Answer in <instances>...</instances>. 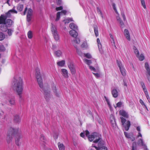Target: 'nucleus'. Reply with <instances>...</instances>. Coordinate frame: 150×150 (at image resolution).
<instances>
[{"mask_svg": "<svg viewBox=\"0 0 150 150\" xmlns=\"http://www.w3.org/2000/svg\"><path fill=\"white\" fill-rule=\"evenodd\" d=\"M35 75L37 81L40 88V90L43 92L46 100L48 101L51 97L50 92L49 90V86L47 85H43L39 69L37 68L36 69Z\"/></svg>", "mask_w": 150, "mask_h": 150, "instance_id": "obj_2", "label": "nucleus"}, {"mask_svg": "<svg viewBox=\"0 0 150 150\" xmlns=\"http://www.w3.org/2000/svg\"><path fill=\"white\" fill-rule=\"evenodd\" d=\"M74 43L79 44L80 42V40L79 38H75L73 40Z\"/></svg>", "mask_w": 150, "mask_h": 150, "instance_id": "obj_34", "label": "nucleus"}, {"mask_svg": "<svg viewBox=\"0 0 150 150\" xmlns=\"http://www.w3.org/2000/svg\"><path fill=\"white\" fill-rule=\"evenodd\" d=\"M89 140L92 141L94 139L95 140L93 141L95 143L98 142V147L94 146L96 150H108L107 147L103 146V142L102 141L101 135L97 133H94L88 137Z\"/></svg>", "mask_w": 150, "mask_h": 150, "instance_id": "obj_4", "label": "nucleus"}, {"mask_svg": "<svg viewBox=\"0 0 150 150\" xmlns=\"http://www.w3.org/2000/svg\"><path fill=\"white\" fill-rule=\"evenodd\" d=\"M32 16H27V20L28 22H30L31 20Z\"/></svg>", "mask_w": 150, "mask_h": 150, "instance_id": "obj_49", "label": "nucleus"}, {"mask_svg": "<svg viewBox=\"0 0 150 150\" xmlns=\"http://www.w3.org/2000/svg\"><path fill=\"white\" fill-rule=\"evenodd\" d=\"M13 23V21L10 19H8L6 20L5 24L8 27L11 26Z\"/></svg>", "mask_w": 150, "mask_h": 150, "instance_id": "obj_21", "label": "nucleus"}, {"mask_svg": "<svg viewBox=\"0 0 150 150\" xmlns=\"http://www.w3.org/2000/svg\"><path fill=\"white\" fill-rule=\"evenodd\" d=\"M120 115L122 116L128 118V115L127 112L123 110H120L119 112Z\"/></svg>", "mask_w": 150, "mask_h": 150, "instance_id": "obj_17", "label": "nucleus"}, {"mask_svg": "<svg viewBox=\"0 0 150 150\" xmlns=\"http://www.w3.org/2000/svg\"><path fill=\"white\" fill-rule=\"evenodd\" d=\"M55 53L57 57H59L61 55L62 52L60 50H58L56 51Z\"/></svg>", "mask_w": 150, "mask_h": 150, "instance_id": "obj_36", "label": "nucleus"}, {"mask_svg": "<svg viewBox=\"0 0 150 150\" xmlns=\"http://www.w3.org/2000/svg\"><path fill=\"white\" fill-rule=\"evenodd\" d=\"M28 38L30 39H31L33 36V33L32 31H29L27 34Z\"/></svg>", "mask_w": 150, "mask_h": 150, "instance_id": "obj_31", "label": "nucleus"}, {"mask_svg": "<svg viewBox=\"0 0 150 150\" xmlns=\"http://www.w3.org/2000/svg\"><path fill=\"white\" fill-rule=\"evenodd\" d=\"M13 8V9L9 10L7 12L5 13L4 16L6 18H10L11 16L12 13H17V12Z\"/></svg>", "mask_w": 150, "mask_h": 150, "instance_id": "obj_9", "label": "nucleus"}, {"mask_svg": "<svg viewBox=\"0 0 150 150\" xmlns=\"http://www.w3.org/2000/svg\"><path fill=\"white\" fill-rule=\"evenodd\" d=\"M97 41L98 43V46L99 50L100 52H101L102 50V46L99 39V38H98L97 40Z\"/></svg>", "mask_w": 150, "mask_h": 150, "instance_id": "obj_26", "label": "nucleus"}, {"mask_svg": "<svg viewBox=\"0 0 150 150\" xmlns=\"http://www.w3.org/2000/svg\"><path fill=\"white\" fill-rule=\"evenodd\" d=\"M89 68L92 71L94 72H96V71L95 69L93 67L89 66Z\"/></svg>", "mask_w": 150, "mask_h": 150, "instance_id": "obj_55", "label": "nucleus"}, {"mask_svg": "<svg viewBox=\"0 0 150 150\" xmlns=\"http://www.w3.org/2000/svg\"><path fill=\"white\" fill-rule=\"evenodd\" d=\"M144 93L146 95V97L147 99L148 100V101L149 102V100L150 99V98H149V95L148 94V92L146 91V92H144Z\"/></svg>", "mask_w": 150, "mask_h": 150, "instance_id": "obj_52", "label": "nucleus"}, {"mask_svg": "<svg viewBox=\"0 0 150 150\" xmlns=\"http://www.w3.org/2000/svg\"><path fill=\"white\" fill-rule=\"evenodd\" d=\"M57 145L59 150H65V146L63 144L59 142L57 144Z\"/></svg>", "mask_w": 150, "mask_h": 150, "instance_id": "obj_25", "label": "nucleus"}, {"mask_svg": "<svg viewBox=\"0 0 150 150\" xmlns=\"http://www.w3.org/2000/svg\"><path fill=\"white\" fill-rule=\"evenodd\" d=\"M60 13L61 12H57V18L56 19V21H57L59 20L60 18Z\"/></svg>", "mask_w": 150, "mask_h": 150, "instance_id": "obj_46", "label": "nucleus"}, {"mask_svg": "<svg viewBox=\"0 0 150 150\" xmlns=\"http://www.w3.org/2000/svg\"><path fill=\"white\" fill-rule=\"evenodd\" d=\"M138 144L139 145L143 146L144 150H148L146 145L144 144L142 139H140L139 140Z\"/></svg>", "mask_w": 150, "mask_h": 150, "instance_id": "obj_12", "label": "nucleus"}, {"mask_svg": "<svg viewBox=\"0 0 150 150\" xmlns=\"http://www.w3.org/2000/svg\"><path fill=\"white\" fill-rule=\"evenodd\" d=\"M122 103L121 102H119L117 103L116 104V106L114 105V107L115 108H116L117 107L120 108L122 106Z\"/></svg>", "mask_w": 150, "mask_h": 150, "instance_id": "obj_35", "label": "nucleus"}, {"mask_svg": "<svg viewBox=\"0 0 150 150\" xmlns=\"http://www.w3.org/2000/svg\"><path fill=\"white\" fill-rule=\"evenodd\" d=\"M120 118L121 119L122 125L124 127L125 130L128 131L131 125L130 122L129 121H128L126 122H126L125 119L124 118L122 117H121Z\"/></svg>", "mask_w": 150, "mask_h": 150, "instance_id": "obj_6", "label": "nucleus"}, {"mask_svg": "<svg viewBox=\"0 0 150 150\" xmlns=\"http://www.w3.org/2000/svg\"><path fill=\"white\" fill-rule=\"evenodd\" d=\"M94 31L96 36L97 37L98 35V27L96 25L94 27Z\"/></svg>", "mask_w": 150, "mask_h": 150, "instance_id": "obj_30", "label": "nucleus"}, {"mask_svg": "<svg viewBox=\"0 0 150 150\" xmlns=\"http://www.w3.org/2000/svg\"><path fill=\"white\" fill-rule=\"evenodd\" d=\"M117 62L121 74L123 76H125L126 74V70L122 65L121 62L118 60H117Z\"/></svg>", "mask_w": 150, "mask_h": 150, "instance_id": "obj_7", "label": "nucleus"}, {"mask_svg": "<svg viewBox=\"0 0 150 150\" xmlns=\"http://www.w3.org/2000/svg\"><path fill=\"white\" fill-rule=\"evenodd\" d=\"M138 57H139V60L141 61L143 60L144 58V55L142 54H141L140 56H139Z\"/></svg>", "mask_w": 150, "mask_h": 150, "instance_id": "obj_51", "label": "nucleus"}, {"mask_svg": "<svg viewBox=\"0 0 150 150\" xmlns=\"http://www.w3.org/2000/svg\"><path fill=\"white\" fill-rule=\"evenodd\" d=\"M5 38L4 35L2 32H0V40H3Z\"/></svg>", "mask_w": 150, "mask_h": 150, "instance_id": "obj_43", "label": "nucleus"}, {"mask_svg": "<svg viewBox=\"0 0 150 150\" xmlns=\"http://www.w3.org/2000/svg\"><path fill=\"white\" fill-rule=\"evenodd\" d=\"M13 32V30H12L11 29H8V34L10 36L12 34Z\"/></svg>", "mask_w": 150, "mask_h": 150, "instance_id": "obj_54", "label": "nucleus"}, {"mask_svg": "<svg viewBox=\"0 0 150 150\" xmlns=\"http://www.w3.org/2000/svg\"><path fill=\"white\" fill-rule=\"evenodd\" d=\"M104 97L105 99V100L106 101L108 105V106L110 108L111 107V106L110 104L109 100L105 96Z\"/></svg>", "mask_w": 150, "mask_h": 150, "instance_id": "obj_38", "label": "nucleus"}, {"mask_svg": "<svg viewBox=\"0 0 150 150\" xmlns=\"http://www.w3.org/2000/svg\"><path fill=\"white\" fill-rule=\"evenodd\" d=\"M85 56L86 57L88 58H91V55L89 53H87V54H84Z\"/></svg>", "mask_w": 150, "mask_h": 150, "instance_id": "obj_53", "label": "nucleus"}, {"mask_svg": "<svg viewBox=\"0 0 150 150\" xmlns=\"http://www.w3.org/2000/svg\"><path fill=\"white\" fill-rule=\"evenodd\" d=\"M76 48V50H77V52L78 53V54L80 56H81V55H82V53L78 49H77V48Z\"/></svg>", "mask_w": 150, "mask_h": 150, "instance_id": "obj_64", "label": "nucleus"}, {"mask_svg": "<svg viewBox=\"0 0 150 150\" xmlns=\"http://www.w3.org/2000/svg\"><path fill=\"white\" fill-rule=\"evenodd\" d=\"M111 93L113 97L116 98L118 97V92L116 89L114 88L112 89L111 90Z\"/></svg>", "mask_w": 150, "mask_h": 150, "instance_id": "obj_14", "label": "nucleus"}, {"mask_svg": "<svg viewBox=\"0 0 150 150\" xmlns=\"http://www.w3.org/2000/svg\"><path fill=\"white\" fill-rule=\"evenodd\" d=\"M141 85L142 86V87L143 88V89L144 91V92H146V91H147L146 89V88L143 82L141 83Z\"/></svg>", "mask_w": 150, "mask_h": 150, "instance_id": "obj_41", "label": "nucleus"}, {"mask_svg": "<svg viewBox=\"0 0 150 150\" xmlns=\"http://www.w3.org/2000/svg\"><path fill=\"white\" fill-rule=\"evenodd\" d=\"M63 9V7L62 6H60L59 7H57L56 8V9L57 11L59 10H61Z\"/></svg>", "mask_w": 150, "mask_h": 150, "instance_id": "obj_60", "label": "nucleus"}, {"mask_svg": "<svg viewBox=\"0 0 150 150\" xmlns=\"http://www.w3.org/2000/svg\"><path fill=\"white\" fill-rule=\"evenodd\" d=\"M133 49L134 50V52L136 55L137 57H138L139 55V53L138 50L134 46H133Z\"/></svg>", "mask_w": 150, "mask_h": 150, "instance_id": "obj_27", "label": "nucleus"}, {"mask_svg": "<svg viewBox=\"0 0 150 150\" xmlns=\"http://www.w3.org/2000/svg\"><path fill=\"white\" fill-rule=\"evenodd\" d=\"M6 18L4 15H1L0 16V24H2L5 23Z\"/></svg>", "mask_w": 150, "mask_h": 150, "instance_id": "obj_19", "label": "nucleus"}, {"mask_svg": "<svg viewBox=\"0 0 150 150\" xmlns=\"http://www.w3.org/2000/svg\"><path fill=\"white\" fill-rule=\"evenodd\" d=\"M8 26L5 24H1L0 26V30L3 32L6 31L7 30Z\"/></svg>", "mask_w": 150, "mask_h": 150, "instance_id": "obj_20", "label": "nucleus"}, {"mask_svg": "<svg viewBox=\"0 0 150 150\" xmlns=\"http://www.w3.org/2000/svg\"><path fill=\"white\" fill-rule=\"evenodd\" d=\"M40 140L43 142H45L46 141L43 135H41L40 136Z\"/></svg>", "mask_w": 150, "mask_h": 150, "instance_id": "obj_42", "label": "nucleus"}, {"mask_svg": "<svg viewBox=\"0 0 150 150\" xmlns=\"http://www.w3.org/2000/svg\"><path fill=\"white\" fill-rule=\"evenodd\" d=\"M84 62L87 64L88 65H90L92 63L91 61L90 60H88L86 59H83Z\"/></svg>", "mask_w": 150, "mask_h": 150, "instance_id": "obj_37", "label": "nucleus"}, {"mask_svg": "<svg viewBox=\"0 0 150 150\" xmlns=\"http://www.w3.org/2000/svg\"><path fill=\"white\" fill-rule=\"evenodd\" d=\"M57 64L60 67H63L65 64V61L64 60H62L58 62H57Z\"/></svg>", "mask_w": 150, "mask_h": 150, "instance_id": "obj_28", "label": "nucleus"}, {"mask_svg": "<svg viewBox=\"0 0 150 150\" xmlns=\"http://www.w3.org/2000/svg\"><path fill=\"white\" fill-rule=\"evenodd\" d=\"M69 27L70 28L75 30H78L77 26L75 24L73 23H71L70 24Z\"/></svg>", "mask_w": 150, "mask_h": 150, "instance_id": "obj_24", "label": "nucleus"}, {"mask_svg": "<svg viewBox=\"0 0 150 150\" xmlns=\"http://www.w3.org/2000/svg\"><path fill=\"white\" fill-rule=\"evenodd\" d=\"M117 21L119 22L120 24V27L123 28L124 27V24L120 18L119 16L117 17Z\"/></svg>", "mask_w": 150, "mask_h": 150, "instance_id": "obj_23", "label": "nucleus"}, {"mask_svg": "<svg viewBox=\"0 0 150 150\" xmlns=\"http://www.w3.org/2000/svg\"><path fill=\"white\" fill-rule=\"evenodd\" d=\"M110 120L111 122L113 124L115 123V120L114 118V117L113 115H111L110 117Z\"/></svg>", "mask_w": 150, "mask_h": 150, "instance_id": "obj_29", "label": "nucleus"}, {"mask_svg": "<svg viewBox=\"0 0 150 150\" xmlns=\"http://www.w3.org/2000/svg\"><path fill=\"white\" fill-rule=\"evenodd\" d=\"M94 146H95L92 145L91 147L89 148L88 150H95V149H96L95 148V147Z\"/></svg>", "mask_w": 150, "mask_h": 150, "instance_id": "obj_58", "label": "nucleus"}, {"mask_svg": "<svg viewBox=\"0 0 150 150\" xmlns=\"http://www.w3.org/2000/svg\"><path fill=\"white\" fill-rule=\"evenodd\" d=\"M21 118L18 115H14L13 118V121L15 123H19L21 122Z\"/></svg>", "mask_w": 150, "mask_h": 150, "instance_id": "obj_15", "label": "nucleus"}, {"mask_svg": "<svg viewBox=\"0 0 150 150\" xmlns=\"http://www.w3.org/2000/svg\"><path fill=\"white\" fill-rule=\"evenodd\" d=\"M23 87V82L22 79L21 77H15L12 84V88L14 91L17 92L20 98L21 97Z\"/></svg>", "mask_w": 150, "mask_h": 150, "instance_id": "obj_3", "label": "nucleus"}, {"mask_svg": "<svg viewBox=\"0 0 150 150\" xmlns=\"http://www.w3.org/2000/svg\"><path fill=\"white\" fill-rule=\"evenodd\" d=\"M109 35L110 36V38L112 39V42H111L112 45H115V42L114 39V37H113V35L111 34H109Z\"/></svg>", "mask_w": 150, "mask_h": 150, "instance_id": "obj_44", "label": "nucleus"}, {"mask_svg": "<svg viewBox=\"0 0 150 150\" xmlns=\"http://www.w3.org/2000/svg\"><path fill=\"white\" fill-rule=\"evenodd\" d=\"M112 7L113 8L114 11H115V12L117 13V10H116V7H115V3H113L112 4Z\"/></svg>", "mask_w": 150, "mask_h": 150, "instance_id": "obj_57", "label": "nucleus"}, {"mask_svg": "<svg viewBox=\"0 0 150 150\" xmlns=\"http://www.w3.org/2000/svg\"><path fill=\"white\" fill-rule=\"evenodd\" d=\"M7 99L11 105H14L15 104V97L13 96H10L8 97Z\"/></svg>", "mask_w": 150, "mask_h": 150, "instance_id": "obj_11", "label": "nucleus"}, {"mask_svg": "<svg viewBox=\"0 0 150 150\" xmlns=\"http://www.w3.org/2000/svg\"><path fill=\"white\" fill-rule=\"evenodd\" d=\"M140 1L142 6L144 9H146V7L144 0H140Z\"/></svg>", "mask_w": 150, "mask_h": 150, "instance_id": "obj_48", "label": "nucleus"}, {"mask_svg": "<svg viewBox=\"0 0 150 150\" xmlns=\"http://www.w3.org/2000/svg\"><path fill=\"white\" fill-rule=\"evenodd\" d=\"M52 89L55 95L57 97H59L60 96V92L57 91L55 84L53 85L52 86Z\"/></svg>", "mask_w": 150, "mask_h": 150, "instance_id": "obj_10", "label": "nucleus"}, {"mask_svg": "<svg viewBox=\"0 0 150 150\" xmlns=\"http://www.w3.org/2000/svg\"><path fill=\"white\" fill-rule=\"evenodd\" d=\"M62 71V74L63 76L67 78L69 77L68 71L66 69H62L61 70Z\"/></svg>", "mask_w": 150, "mask_h": 150, "instance_id": "obj_13", "label": "nucleus"}, {"mask_svg": "<svg viewBox=\"0 0 150 150\" xmlns=\"http://www.w3.org/2000/svg\"><path fill=\"white\" fill-rule=\"evenodd\" d=\"M56 3L58 5H60L62 3V0H56Z\"/></svg>", "mask_w": 150, "mask_h": 150, "instance_id": "obj_59", "label": "nucleus"}, {"mask_svg": "<svg viewBox=\"0 0 150 150\" xmlns=\"http://www.w3.org/2000/svg\"><path fill=\"white\" fill-rule=\"evenodd\" d=\"M27 15L33 16V10L29 8L28 9Z\"/></svg>", "mask_w": 150, "mask_h": 150, "instance_id": "obj_40", "label": "nucleus"}, {"mask_svg": "<svg viewBox=\"0 0 150 150\" xmlns=\"http://www.w3.org/2000/svg\"><path fill=\"white\" fill-rule=\"evenodd\" d=\"M145 67L146 70L149 76L150 77V68L148 63L146 62L145 63Z\"/></svg>", "mask_w": 150, "mask_h": 150, "instance_id": "obj_22", "label": "nucleus"}, {"mask_svg": "<svg viewBox=\"0 0 150 150\" xmlns=\"http://www.w3.org/2000/svg\"><path fill=\"white\" fill-rule=\"evenodd\" d=\"M23 8V5L22 4H19L17 6V9L18 10L21 11Z\"/></svg>", "mask_w": 150, "mask_h": 150, "instance_id": "obj_32", "label": "nucleus"}, {"mask_svg": "<svg viewBox=\"0 0 150 150\" xmlns=\"http://www.w3.org/2000/svg\"><path fill=\"white\" fill-rule=\"evenodd\" d=\"M68 66L72 74H75L76 72V70L74 63L70 62L68 63Z\"/></svg>", "mask_w": 150, "mask_h": 150, "instance_id": "obj_8", "label": "nucleus"}, {"mask_svg": "<svg viewBox=\"0 0 150 150\" xmlns=\"http://www.w3.org/2000/svg\"><path fill=\"white\" fill-rule=\"evenodd\" d=\"M51 30L55 40L57 41H59V35L57 30L56 27L52 24L51 28Z\"/></svg>", "mask_w": 150, "mask_h": 150, "instance_id": "obj_5", "label": "nucleus"}, {"mask_svg": "<svg viewBox=\"0 0 150 150\" xmlns=\"http://www.w3.org/2000/svg\"><path fill=\"white\" fill-rule=\"evenodd\" d=\"M4 113L3 111L0 110V118L3 117Z\"/></svg>", "mask_w": 150, "mask_h": 150, "instance_id": "obj_62", "label": "nucleus"}, {"mask_svg": "<svg viewBox=\"0 0 150 150\" xmlns=\"http://www.w3.org/2000/svg\"><path fill=\"white\" fill-rule=\"evenodd\" d=\"M136 149V147L135 146V143H133L132 146V150H135Z\"/></svg>", "mask_w": 150, "mask_h": 150, "instance_id": "obj_56", "label": "nucleus"}, {"mask_svg": "<svg viewBox=\"0 0 150 150\" xmlns=\"http://www.w3.org/2000/svg\"><path fill=\"white\" fill-rule=\"evenodd\" d=\"M140 103H141V104L143 105H144V107H145V108L147 110V111H149L147 107V106H146V105L145 104L144 102L141 99H140L139 100Z\"/></svg>", "mask_w": 150, "mask_h": 150, "instance_id": "obj_47", "label": "nucleus"}, {"mask_svg": "<svg viewBox=\"0 0 150 150\" xmlns=\"http://www.w3.org/2000/svg\"><path fill=\"white\" fill-rule=\"evenodd\" d=\"M93 74L95 75V76L97 78H98L100 76V74L98 73H93Z\"/></svg>", "mask_w": 150, "mask_h": 150, "instance_id": "obj_61", "label": "nucleus"}, {"mask_svg": "<svg viewBox=\"0 0 150 150\" xmlns=\"http://www.w3.org/2000/svg\"><path fill=\"white\" fill-rule=\"evenodd\" d=\"M82 48H86L88 47V45L86 42H84L81 45Z\"/></svg>", "mask_w": 150, "mask_h": 150, "instance_id": "obj_45", "label": "nucleus"}, {"mask_svg": "<svg viewBox=\"0 0 150 150\" xmlns=\"http://www.w3.org/2000/svg\"><path fill=\"white\" fill-rule=\"evenodd\" d=\"M6 50L5 48L3 45H1L0 46V51L1 52H4Z\"/></svg>", "mask_w": 150, "mask_h": 150, "instance_id": "obj_50", "label": "nucleus"}, {"mask_svg": "<svg viewBox=\"0 0 150 150\" xmlns=\"http://www.w3.org/2000/svg\"><path fill=\"white\" fill-rule=\"evenodd\" d=\"M6 141L8 144L11 143L13 137L16 136L15 142L16 144L18 146L21 144L20 140L23 137L22 132L19 128H14L10 127L8 128L7 134Z\"/></svg>", "mask_w": 150, "mask_h": 150, "instance_id": "obj_1", "label": "nucleus"}, {"mask_svg": "<svg viewBox=\"0 0 150 150\" xmlns=\"http://www.w3.org/2000/svg\"><path fill=\"white\" fill-rule=\"evenodd\" d=\"M69 34L70 35L74 38H76L78 35V33L74 30H71L69 31Z\"/></svg>", "mask_w": 150, "mask_h": 150, "instance_id": "obj_18", "label": "nucleus"}, {"mask_svg": "<svg viewBox=\"0 0 150 150\" xmlns=\"http://www.w3.org/2000/svg\"><path fill=\"white\" fill-rule=\"evenodd\" d=\"M97 12L98 14L100 15L101 17L103 18V16L102 13L98 7H97Z\"/></svg>", "mask_w": 150, "mask_h": 150, "instance_id": "obj_39", "label": "nucleus"}, {"mask_svg": "<svg viewBox=\"0 0 150 150\" xmlns=\"http://www.w3.org/2000/svg\"><path fill=\"white\" fill-rule=\"evenodd\" d=\"M124 34L125 36L127 39L129 41L130 40V38L129 32L128 30L127 29H125L124 31Z\"/></svg>", "mask_w": 150, "mask_h": 150, "instance_id": "obj_16", "label": "nucleus"}, {"mask_svg": "<svg viewBox=\"0 0 150 150\" xmlns=\"http://www.w3.org/2000/svg\"><path fill=\"white\" fill-rule=\"evenodd\" d=\"M73 20L72 18H68L63 21L65 24L69 23L71 21H73Z\"/></svg>", "mask_w": 150, "mask_h": 150, "instance_id": "obj_33", "label": "nucleus"}, {"mask_svg": "<svg viewBox=\"0 0 150 150\" xmlns=\"http://www.w3.org/2000/svg\"><path fill=\"white\" fill-rule=\"evenodd\" d=\"M124 134L125 137H127V138H130L129 135L128 134L127 132H124Z\"/></svg>", "mask_w": 150, "mask_h": 150, "instance_id": "obj_63", "label": "nucleus"}]
</instances>
